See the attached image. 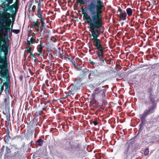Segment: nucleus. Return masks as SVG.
I'll return each mask as SVG.
<instances>
[{
  "label": "nucleus",
  "instance_id": "nucleus-47",
  "mask_svg": "<svg viewBox=\"0 0 159 159\" xmlns=\"http://www.w3.org/2000/svg\"><path fill=\"white\" fill-rule=\"evenodd\" d=\"M30 54V55L29 56V57H30L31 56H32V58H34V54H33V53H32V52H30V53H29Z\"/></svg>",
  "mask_w": 159,
  "mask_h": 159
},
{
  "label": "nucleus",
  "instance_id": "nucleus-40",
  "mask_svg": "<svg viewBox=\"0 0 159 159\" xmlns=\"http://www.w3.org/2000/svg\"><path fill=\"white\" fill-rule=\"evenodd\" d=\"M8 97L7 98H5L4 100V102L7 105V104L8 103V101L9 100L8 98Z\"/></svg>",
  "mask_w": 159,
  "mask_h": 159
},
{
  "label": "nucleus",
  "instance_id": "nucleus-4",
  "mask_svg": "<svg viewBox=\"0 0 159 159\" xmlns=\"http://www.w3.org/2000/svg\"><path fill=\"white\" fill-rule=\"evenodd\" d=\"M3 11L2 13H0V19L6 18L11 13L8 12L7 11H9L10 12H12L13 8L15 9V10L16 9L19 8V7L14 5V4L11 5H7L6 4L5 6L3 7Z\"/></svg>",
  "mask_w": 159,
  "mask_h": 159
},
{
  "label": "nucleus",
  "instance_id": "nucleus-1",
  "mask_svg": "<svg viewBox=\"0 0 159 159\" xmlns=\"http://www.w3.org/2000/svg\"><path fill=\"white\" fill-rule=\"evenodd\" d=\"M97 5L94 2H92L88 6V10L90 13L88 15L81 7V11L83 15V19L86 22L89 24V27L91 34L90 36H99L100 34V30L103 24L102 18L101 14L103 7L102 5V2L101 0H97Z\"/></svg>",
  "mask_w": 159,
  "mask_h": 159
},
{
  "label": "nucleus",
  "instance_id": "nucleus-3",
  "mask_svg": "<svg viewBox=\"0 0 159 159\" xmlns=\"http://www.w3.org/2000/svg\"><path fill=\"white\" fill-rule=\"evenodd\" d=\"M9 46L7 44V42L5 41L2 37L0 39V69H1L2 65L4 63L5 57L1 56L2 52H4V55L6 56L8 52Z\"/></svg>",
  "mask_w": 159,
  "mask_h": 159
},
{
  "label": "nucleus",
  "instance_id": "nucleus-9",
  "mask_svg": "<svg viewBox=\"0 0 159 159\" xmlns=\"http://www.w3.org/2000/svg\"><path fill=\"white\" fill-rule=\"evenodd\" d=\"M71 148L74 151L76 152L75 155L79 157L82 152L83 151L81 149V146L80 144H78L75 147L73 145H70Z\"/></svg>",
  "mask_w": 159,
  "mask_h": 159
},
{
  "label": "nucleus",
  "instance_id": "nucleus-26",
  "mask_svg": "<svg viewBox=\"0 0 159 159\" xmlns=\"http://www.w3.org/2000/svg\"><path fill=\"white\" fill-rule=\"evenodd\" d=\"M74 133L73 132H70L67 135V139H71L74 137Z\"/></svg>",
  "mask_w": 159,
  "mask_h": 159
},
{
  "label": "nucleus",
  "instance_id": "nucleus-5",
  "mask_svg": "<svg viewBox=\"0 0 159 159\" xmlns=\"http://www.w3.org/2000/svg\"><path fill=\"white\" fill-rule=\"evenodd\" d=\"M94 91L92 95L93 99L96 98H99L104 99L106 96V89H102V88H93Z\"/></svg>",
  "mask_w": 159,
  "mask_h": 159
},
{
  "label": "nucleus",
  "instance_id": "nucleus-19",
  "mask_svg": "<svg viewBox=\"0 0 159 159\" xmlns=\"http://www.w3.org/2000/svg\"><path fill=\"white\" fill-rule=\"evenodd\" d=\"M37 13L38 14V17L40 19V20L41 21V24H42V26H43L44 24H45V23L42 17V14L41 11H37Z\"/></svg>",
  "mask_w": 159,
  "mask_h": 159
},
{
  "label": "nucleus",
  "instance_id": "nucleus-29",
  "mask_svg": "<svg viewBox=\"0 0 159 159\" xmlns=\"http://www.w3.org/2000/svg\"><path fill=\"white\" fill-rule=\"evenodd\" d=\"M3 30H1L0 29V32L2 33V34L4 35V36H6L7 35H8V32L6 30H4V31Z\"/></svg>",
  "mask_w": 159,
  "mask_h": 159
},
{
  "label": "nucleus",
  "instance_id": "nucleus-39",
  "mask_svg": "<svg viewBox=\"0 0 159 159\" xmlns=\"http://www.w3.org/2000/svg\"><path fill=\"white\" fill-rule=\"evenodd\" d=\"M1 2H2L1 4H0V7H1L2 8L4 7V6H5L6 4H5V3L4 2L3 0L1 1Z\"/></svg>",
  "mask_w": 159,
  "mask_h": 159
},
{
  "label": "nucleus",
  "instance_id": "nucleus-30",
  "mask_svg": "<svg viewBox=\"0 0 159 159\" xmlns=\"http://www.w3.org/2000/svg\"><path fill=\"white\" fill-rule=\"evenodd\" d=\"M153 90H152V87L151 86H150V87H148V89L147 90V92L148 93H149V95L150 94H152Z\"/></svg>",
  "mask_w": 159,
  "mask_h": 159
},
{
  "label": "nucleus",
  "instance_id": "nucleus-61",
  "mask_svg": "<svg viewBox=\"0 0 159 159\" xmlns=\"http://www.w3.org/2000/svg\"><path fill=\"white\" fill-rule=\"evenodd\" d=\"M22 76H21L20 77V79H22Z\"/></svg>",
  "mask_w": 159,
  "mask_h": 159
},
{
  "label": "nucleus",
  "instance_id": "nucleus-33",
  "mask_svg": "<svg viewBox=\"0 0 159 159\" xmlns=\"http://www.w3.org/2000/svg\"><path fill=\"white\" fill-rule=\"evenodd\" d=\"M11 31L17 34L20 32V30H11Z\"/></svg>",
  "mask_w": 159,
  "mask_h": 159
},
{
  "label": "nucleus",
  "instance_id": "nucleus-22",
  "mask_svg": "<svg viewBox=\"0 0 159 159\" xmlns=\"http://www.w3.org/2000/svg\"><path fill=\"white\" fill-rule=\"evenodd\" d=\"M4 84H5V93L7 96H8L9 94V90L10 89V85H9V84L7 82H4Z\"/></svg>",
  "mask_w": 159,
  "mask_h": 159
},
{
  "label": "nucleus",
  "instance_id": "nucleus-60",
  "mask_svg": "<svg viewBox=\"0 0 159 159\" xmlns=\"http://www.w3.org/2000/svg\"><path fill=\"white\" fill-rule=\"evenodd\" d=\"M75 99H77V97H76H76H75Z\"/></svg>",
  "mask_w": 159,
  "mask_h": 159
},
{
  "label": "nucleus",
  "instance_id": "nucleus-25",
  "mask_svg": "<svg viewBox=\"0 0 159 159\" xmlns=\"http://www.w3.org/2000/svg\"><path fill=\"white\" fill-rule=\"evenodd\" d=\"M126 14L128 16H130L133 13L132 10L130 8H128L126 9Z\"/></svg>",
  "mask_w": 159,
  "mask_h": 159
},
{
  "label": "nucleus",
  "instance_id": "nucleus-46",
  "mask_svg": "<svg viewBox=\"0 0 159 159\" xmlns=\"http://www.w3.org/2000/svg\"><path fill=\"white\" fill-rule=\"evenodd\" d=\"M65 58H66V59H68L70 61H72V60L73 59L72 57H65Z\"/></svg>",
  "mask_w": 159,
  "mask_h": 159
},
{
  "label": "nucleus",
  "instance_id": "nucleus-50",
  "mask_svg": "<svg viewBox=\"0 0 159 159\" xmlns=\"http://www.w3.org/2000/svg\"><path fill=\"white\" fill-rule=\"evenodd\" d=\"M89 62H90L92 65H93L95 64V62H93V61L89 60Z\"/></svg>",
  "mask_w": 159,
  "mask_h": 159
},
{
  "label": "nucleus",
  "instance_id": "nucleus-44",
  "mask_svg": "<svg viewBox=\"0 0 159 159\" xmlns=\"http://www.w3.org/2000/svg\"><path fill=\"white\" fill-rule=\"evenodd\" d=\"M8 35H7L6 36H4V38H2V39H4L5 41H6V40H8Z\"/></svg>",
  "mask_w": 159,
  "mask_h": 159
},
{
  "label": "nucleus",
  "instance_id": "nucleus-49",
  "mask_svg": "<svg viewBox=\"0 0 159 159\" xmlns=\"http://www.w3.org/2000/svg\"><path fill=\"white\" fill-rule=\"evenodd\" d=\"M11 28L10 27H7L5 29H2V30H6L8 32L11 30Z\"/></svg>",
  "mask_w": 159,
  "mask_h": 159
},
{
  "label": "nucleus",
  "instance_id": "nucleus-57",
  "mask_svg": "<svg viewBox=\"0 0 159 159\" xmlns=\"http://www.w3.org/2000/svg\"><path fill=\"white\" fill-rule=\"evenodd\" d=\"M11 24V28H12V27H13V26L14 23L12 22Z\"/></svg>",
  "mask_w": 159,
  "mask_h": 159
},
{
  "label": "nucleus",
  "instance_id": "nucleus-27",
  "mask_svg": "<svg viewBox=\"0 0 159 159\" xmlns=\"http://www.w3.org/2000/svg\"><path fill=\"white\" fill-rule=\"evenodd\" d=\"M43 142V140L41 139H39L36 141V143L39 146H42Z\"/></svg>",
  "mask_w": 159,
  "mask_h": 159
},
{
  "label": "nucleus",
  "instance_id": "nucleus-15",
  "mask_svg": "<svg viewBox=\"0 0 159 159\" xmlns=\"http://www.w3.org/2000/svg\"><path fill=\"white\" fill-rule=\"evenodd\" d=\"M18 9L19 8H17V9H16V10H14V11H13V12L12 13V14H11L6 18L10 19V18H11L12 22L14 23L15 20V18L16 15V13L18 11Z\"/></svg>",
  "mask_w": 159,
  "mask_h": 159
},
{
  "label": "nucleus",
  "instance_id": "nucleus-23",
  "mask_svg": "<svg viewBox=\"0 0 159 159\" xmlns=\"http://www.w3.org/2000/svg\"><path fill=\"white\" fill-rule=\"evenodd\" d=\"M35 38H34L33 36L32 35L30 38V40H27L26 43L27 45H30L31 44H33L34 43H38L37 42H36Z\"/></svg>",
  "mask_w": 159,
  "mask_h": 159
},
{
  "label": "nucleus",
  "instance_id": "nucleus-2",
  "mask_svg": "<svg viewBox=\"0 0 159 159\" xmlns=\"http://www.w3.org/2000/svg\"><path fill=\"white\" fill-rule=\"evenodd\" d=\"M93 38L91 40L93 41V43L94 47V50L97 57L96 59L97 60L98 63L103 64L104 63L105 59L104 55L105 48L102 44L101 40L98 38L99 36H92Z\"/></svg>",
  "mask_w": 159,
  "mask_h": 159
},
{
  "label": "nucleus",
  "instance_id": "nucleus-56",
  "mask_svg": "<svg viewBox=\"0 0 159 159\" xmlns=\"http://www.w3.org/2000/svg\"><path fill=\"white\" fill-rule=\"evenodd\" d=\"M2 81H1L0 82V84L1 85H2Z\"/></svg>",
  "mask_w": 159,
  "mask_h": 159
},
{
  "label": "nucleus",
  "instance_id": "nucleus-43",
  "mask_svg": "<svg viewBox=\"0 0 159 159\" xmlns=\"http://www.w3.org/2000/svg\"><path fill=\"white\" fill-rule=\"evenodd\" d=\"M5 85V84H4V83L2 84V85L0 86L1 87V93L4 90V86Z\"/></svg>",
  "mask_w": 159,
  "mask_h": 159
},
{
  "label": "nucleus",
  "instance_id": "nucleus-18",
  "mask_svg": "<svg viewBox=\"0 0 159 159\" xmlns=\"http://www.w3.org/2000/svg\"><path fill=\"white\" fill-rule=\"evenodd\" d=\"M72 84L76 86L80 89L83 87V83H81L80 81L78 79H75L74 82V83Z\"/></svg>",
  "mask_w": 159,
  "mask_h": 159
},
{
  "label": "nucleus",
  "instance_id": "nucleus-51",
  "mask_svg": "<svg viewBox=\"0 0 159 159\" xmlns=\"http://www.w3.org/2000/svg\"><path fill=\"white\" fill-rule=\"evenodd\" d=\"M93 123L95 126L96 125L98 124V122L95 120H94L93 121Z\"/></svg>",
  "mask_w": 159,
  "mask_h": 159
},
{
  "label": "nucleus",
  "instance_id": "nucleus-36",
  "mask_svg": "<svg viewBox=\"0 0 159 159\" xmlns=\"http://www.w3.org/2000/svg\"><path fill=\"white\" fill-rule=\"evenodd\" d=\"M70 62L72 63V64L74 67H75L76 66L77 63L75 61H74L73 59L72 60V61Z\"/></svg>",
  "mask_w": 159,
  "mask_h": 159
},
{
  "label": "nucleus",
  "instance_id": "nucleus-38",
  "mask_svg": "<svg viewBox=\"0 0 159 159\" xmlns=\"http://www.w3.org/2000/svg\"><path fill=\"white\" fill-rule=\"evenodd\" d=\"M19 0H16V1L14 4L19 7Z\"/></svg>",
  "mask_w": 159,
  "mask_h": 159
},
{
  "label": "nucleus",
  "instance_id": "nucleus-10",
  "mask_svg": "<svg viewBox=\"0 0 159 159\" xmlns=\"http://www.w3.org/2000/svg\"><path fill=\"white\" fill-rule=\"evenodd\" d=\"M31 25L32 28H34L39 33H41L42 32L43 30L42 28L45 26V24H44L43 26H42V24L41 25L40 23L38 20L33 21Z\"/></svg>",
  "mask_w": 159,
  "mask_h": 159
},
{
  "label": "nucleus",
  "instance_id": "nucleus-21",
  "mask_svg": "<svg viewBox=\"0 0 159 159\" xmlns=\"http://www.w3.org/2000/svg\"><path fill=\"white\" fill-rule=\"evenodd\" d=\"M118 16L121 20H125L126 19L127 14L125 12L122 13H120L118 15Z\"/></svg>",
  "mask_w": 159,
  "mask_h": 159
},
{
  "label": "nucleus",
  "instance_id": "nucleus-12",
  "mask_svg": "<svg viewBox=\"0 0 159 159\" xmlns=\"http://www.w3.org/2000/svg\"><path fill=\"white\" fill-rule=\"evenodd\" d=\"M0 76L2 78L4 77L6 78L7 81L5 82H9L10 81V78L8 75V72L7 70L4 69H2L0 71Z\"/></svg>",
  "mask_w": 159,
  "mask_h": 159
},
{
  "label": "nucleus",
  "instance_id": "nucleus-11",
  "mask_svg": "<svg viewBox=\"0 0 159 159\" xmlns=\"http://www.w3.org/2000/svg\"><path fill=\"white\" fill-rule=\"evenodd\" d=\"M71 86L72 87L70 90H69L68 92V94L66 95V98H67L68 96L70 95H73L76 93L80 89L72 84H71L69 86V87L70 88Z\"/></svg>",
  "mask_w": 159,
  "mask_h": 159
},
{
  "label": "nucleus",
  "instance_id": "nucleus-8",
  "mask_svg": "<svg viewBox=\"0 0 159 159\" xmlns=\"http://www.w3.org/2000/svg\"><path fill=\"white\" fill-rule=\"evenodd\" d=\"M0 22H2V26L0 27L1 30L2 29H5L7 27H10L12 23L11 20L8 18L0 19Z\"/></svg>",
  "mask_w": 159,
  "mask_h": 159
},
{
  "label": "nucleus",
  "instance_id": "nucleus-32",
  "mask_svg": "<svg viewBox=\"0 0 159 159\" xmlns=\"http://www.w3.org/2000/svg\"><path fill=\"white\" fill-rule=\"evenodd\" d=\"M149 152V149L148 148H147L145 150L144 153V154L145 156H147L148 155Z\"/></svg>",
  "mask_w": 159,
  "mask_h": 159
},
{
  "label": "nucleus",
  "instance_id": "nucleus-31",
  "mask_svg": "<svg viewBox=\"0 0 159 159\" xmlns=\"http://www.w3.org/2000/svg\"><path fill=\"white\" fill-rule=\"evenodd\" d=\"M13 0H4V2L5 3L6 2H7V3L6 4H7V5H10L11 4L13 3Z\"/></svg>",
  "mask_w": 159,
  "mask_h": 159
},
{
  "label": "nucleus",
  "instance_id": "nucleus-48",
  "mask_svg": "<svg viewBox=\"0 0 159 159\" xmlns=\"http://www.w3.org/2000/svg\"><path fill=\"white\" fill-rule=\"evenodd\" d=\"M36 7V6L34 5H33V6L32 7V11L33 12H34L35 11Z\"/></svg>",
  "mask_w": 159,
  "mask_h": 159
},
{
  "label": "nucleus",
  "instance_id": "nucleus-59",
  "mask_svg": "<svg viewBox=\"0 0 159 159\" xmlns=\"http://www.w3.org/2000/svg\"><path fill=\"white\" fill-rule=\"evenodd\" d=\"M131 26L133 27V26H134V25L132 24H131Z\"/></svg>",
  "mask_w": 159,
  "mask_h": 159
},
{
  "label": "nucleus",
  "instance_id": "nucleus-58",
  "mask_svg": "<svg viewBox=\"0 0 159 159\" xmlns=\"http://www.w3.org/2000/svg\"><path fill=\"white\" fill-rule=\"evenodd\" d=\"M0 81H2V78L0 77Z\"/></svg>",
  "mask_w": 159,
  "mask_h": 159
},
{
  "label": "nucleus",
  "instance_id": "nucleus-24",
  "mask_svg": "<svg viewBox=\"0 0 159 159\" xmlns=\"http://www.w3.org/2000/svg\"><path fill=\"white\" fill-rule=\"evenodd\" d=\"M42 44V43L40 42V44H39L37 47V50L40 53H42V51L43 49Z\"/></svg>",
  "mask_w": 159,
  "mask_h": 159
},
{
  "label": "nucleus",
  "instance_id": "nucleus-17",
  "mask_svg": "<svg viewBox=\"0 0 159 159\" xmlns=\"http://www.w3.org/2000/svg\"><path fill=\"white\" fill-rule=\"evenodd\" d=\"M104 81V80L102 81L101 80L97 81L93 85V88H101L100 86L102 85Z\"/></svg>",
  "mask_w": 159,
  "mask_h": 159
},
{
  "label": "nucleus",
  "instance_id": "nucleus-55",
  "mask_svg": "<svg viewBox=\"0 0 159 159\" xmlns=\"http://www.w3.org/2000/svg\"><path fill=\"white\" fill-rule=\"evenodd\" d=\"M33 59L34 60V62H36V61H37V58H36V57H34L33 58Z\"/></svg>",
  "mask_w": 159,
  "mask_h": 159
},
{
  "label": "nucleus",
  "instance_id": "nucleus-14",
  "mask_svg": "<svg viewBox=\"0 0 159 159\" xmlns=\"http://www.w3.org/2000/svg\"><path fill=\"white\" fill-rule=\"evenodd\" d=\"M11 151L10 148L7 146L5 148L4 158L5 159H9L10 157Z\"/></svg>",
  "mask_w": 159,
  "mask_h": 159
},
{
  "label": "nucleus",
  "instance_id": "nucleus-7",
  "mask_svg": "<svg viewBox=\"0 0 159 159\" xmlns=\"http://www.w3.org/2000/svg\"><path fill=\"white\" fill-rule=\"evenodd\" d=\"M88 74V78L89 80H91L92 78L91 77V75L94 76V72L92 71L90 72L89 70L87 71L82 70L79 74V76L76 79H78V80L80 81H82L86 78L87 75Z\"/></svg>",
  "mask_w": 159,
  "mask_h": 159
},
{
  "label": "nucleus",
  "instance_id": "nucleus-41",
  "mask_svg": "<svg viewBox=\"0 0 159 159\" xmlns=\"http://www.w3.org/2000/svg\"><path fill=\"white\" fill-rule=\"evenodd\" d=\"M40 115V114L39 111H36L34 114V116L35 117H37Z\"/></svg>",
  "mask_w": 159,
  "mask_h": 159
},
{
  "label": "nucleus",
  "instance_id": "nucleus-52",
  "mask_svg": "<svg viewBox=\"0 0 159 159\" xmlns=\"http://www.w3.org/2000/svg\"><path fill=\"white\" fill-rule=\"evenodd\" d=\"M42 53H40L39 52V53H35L34 54V56H37L38 57Z\"/></svg>",
  "mask_w": 159,
  "mask_h": 159
},
{
  "label": "nucleus",
  "instance_id": "nucleus-63",
  "mask_svg": "<svg viewBox=\"0 0 159 159\" xmlns=\"http://www.w3.org/2000/svg\"><path fill=\"white\" fill-rule=\"evenodd\" d=\"M32 133H33L34 132V130H32V132H31Z\"/></svg>",
  "mask_w": 159,
  "mask_h": 159
},
{
  "label": "nucleus",
  "instance_id": "nucleus-34",
  "mask_svg": "<svg viewBox=\"0 0 159 159\" xmlns=\"http://www.w3.org/2000/svg\"><path fill=\"white\" fill-rule=\"evenodd\" d=\"M37 3H38V4L37 6V8L38 9V10L39 11H41V4L39 2L37 1L36 2Z\"/></svg>",
  "mask_w": 159,
  "mask_h": 159
},
{
  "label": "nucleus",
  "instance_id": "nucleus-6",
  "mask_svg": "<svg viewBox=\"0 0 159 159\" xmlns=\"http://www.w3.org/2000/svg\"><path fill=\"white\" fill-rule=\"evenodd\" d=\"M156 107V105L154 104L148 109L145 110L142 114L140 115V118L142 123L145 122L146 121L145 119L148 116L153 113L154 112Z\"/></svg>",
  "mask_w": 159,
  "mask_h": 159
},
{
  "label": "nucleus",
  "instance_id": "nucleus-64",
  "mask_svg": "<svg viewBox=\"0 0 159 159\" xmlns=\"http://www.w3.org/2000/svg\"><path fill=\"white\" fill-rule=\"evenodd\" d=\"M11 35H12V33H11Z\"/></svg>",
  "mask_w": 159,
  "mask_h": 159
},
{
  "label": "nucleus",
  "instance_id": "nucleus-53",
  "mask_svg": "<svg viewBox=\"0 0 159 159\" xmlns=\"http://www.w3.org/2000/svg\"><path fill=\"white\" fill-rule=\"evenodd\" d=\"M7 130L6 131H10L9 128V125L8 124L6 126Z\"/></svg>",
  "mask_w": 159,
  "mask_h": 159
},
{
  "label": "nucleus",
  "instance_id": "nucleus-62",
  "mask_svg": "<svg viewBox=\"0 0 159 159\" xmlns=\"http://www.w3.org/2000/svg\"><path fill=\"white\" fill-rule=\"evenodd\" d=\"M39 39H37V41H36V42H37L38 43V41H39Z\"/></svg>",
  "mask_w": 159,
  "mask_h": 159
},
{
  "label": "nucleus",
  "instance_id": "nucleus-35",
  "mask_svg": "<svg viewBox=\"0 0 159 159\" xmlns=\"http://www.w3.org/2000/svg\"><path fill=\"white\" fill-rule=\"evenodd\" d=\"M28 47L27 48V50L28 52L30 53L31 52V51L32 49L30 47V45H28Z\"/></svg>",
  "mask_w": 159,
  "mask_h": 159
},
{
  "label": "nucleus",
  "instance_id": "nucleus-42",
  "mask_svg": "<svg viewBox=\"0 0 159 159\" xmlns=\"http://www.w3.org/2000/svg\"><path fill=\"white\" fill-rule=\"evenodd\" d=\"M77 2L78 3H80V4H84V0H77Z\"/></svg>",
  "mask_w": 159,
  "mask_h": 159
},
{
  "label": "nucleus",
  "instance_id": "nucleus-28",
  "mask_svg": "<svg viewBox=\"0 0 159 159\" xmlns=\"http://www.w3.org/2000/svg\"><path fill=\"white\" fill-rule=\"evenodd\" d=\"M148 98L150 99V101L152 103L155 102V100L153 94H150L149 95Z\"/></svg>",
  "mask_w": 159,
  "mask_h": 159
},
{
  "label": "nucleus",
  "instance_id": "nucleus-45",
  "mask_svg": "<svg viewBox=\"0 0 159 159\" xmlns=\"http://www.w3.org/2000/svg\"><path fill=\"white\" fill-rule=\"evenodd\" d=\"M38 118L37 117H35L34 119L33 120V123H36L38 122Z\"/></svg>",
  "mask_w": 159,
  "mask_h": 159
},
{
  "label": "nucleus",
  "instance_id": "nucleus-16",
  "mask_svg": "<svg viewBox=\"0 0 159 159\" xmlns=\"http://www.w3.org/2000/svg\"><path fill=\"white\" fill-rule=\"evenodd\" d=\"M15 139L16 137H15L12 138L11 137L10 135V131H6V135L4 137V140L6 143H8L10 139L13 140Z\"/></svg>",
  "mask_w": 159,
  "mask_h": 159
},
{
  "label": "nucleus",
  "instance_id": "nucleus-54",
  "mask_svg": "<svg viewBox=\"0 0 159 159\" xmlns=\"http://www.w3.org/2000/svg\"><path fill=\"white\" fill-rule=\"evenodd\" d=\"M118 11L120 12V13H122V10L121 9V8L119 7L118 8Z\"/></svg>",
  "mask_w": 159,
  "mask_h": 159
},
{
  "label": "nucleus",
  "instance_id": "nucleus-37",
  "mask_svg": "<svg viewBox=\"0 0 159 159\" xmlns=\"http://www.w3.org/2000/svg\"><path fill=\"white\" fill-rule=\"evenodd\" d=\"M5 149V146L4 145H3L2 147L1 148L0 150V153H2V154H3V152L4 151Z\"/></svg>",
  "mask_w": 159,
  "mask_h": 159
},
{
  "label": "nucleus",
  "instance_id": "nucleus-20",
  "mask_svg": "<svg viewBox=\"0 0 159 159\" xmlns=\"http://www.w3.org/2000/svg\"><path fill=\"white\" fill-rule=\"evenodd\" d=\"M130 147V145H128L127 147L125 149L124 152L123 156L125 159H127L129 154V150Z\"/></svg>",
  "mask_w": 159,
  "mask_h": 159
},
{
  "label": "nucleus",
  "instance_id": "nucleus-13",
  "mask_svg": "<svg viewBox=\"0 0 159 159\" xmlns=\"http://www.w3.org/2000/svg\"><path fill=\"white\" fill-rule=\"evenodd\" d=\"M11 146L16 150L17 151L16 152H14L12 156V157L14 158V159H20L21 157V155H20L19 152L18 151L19 148L17 145L14 144L12 145Z\"/></svg>",
  "mask_w": 159,
  "mask_h": 159
}]
</instances>
